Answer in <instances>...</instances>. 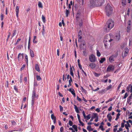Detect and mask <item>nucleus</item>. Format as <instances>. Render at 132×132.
<instances>
[{
	"mask_svg": "<svg viewBox=\"0 0 132 132\" xmlns=\"http://www.w3.org/2000/svg\"><path fill=\"white\" fill-rule=\"evenodd\" d=\"M105 2V0H90L89 7L92 8L95 7L100 6Z\"/></svg>",
	"mask_w": 132,
	"mask_h": 132,
	"instance_id": "f257e3e1",
	"label": "nucleus"
},
{
	"mask_svg": "<svg viewBox=\"0 0 132 132\" xmlns=\"http://www.w3.org/2000/svg\"><path fill=\"white\" fill-rule=\"evenodd\" d=\"M107 25L108 30H107L106 28V32H108L114 26V22L113 20L111 19H109L107 22Z\"/></svg>",
	"mask_w": 132,
	"mask_h": 132,
	"instance_id": "f03ea898",
	"label": "nucleus"
},
{
	"mask_svg": "<svg viewBox=\"0 0 132 132\" xmlns=\"http://www.w3.org/2000/svg\"><path fill=\"white\" fill-rule=\"evenodd\" d=\"M113 8L109 4H107L105 6V10L106 15L109 16L112 13Z\"/></svg>",
	"mask_w": 132,
	"mask_h": 132,
	"instance_id": "7ed1b4c3",
	"label": "nucleus"
},
{
	"mask_svg": "<svg viewBox=\"0 0 132 132\" xmlns=\"http://www.w3.org/2000/svg\"><path fill=\"white\" fill-rule=\"evenodd\" d=\"M38 95L36 94V91L34 90L32 91L31 97V105L33 106L34 104V102L35 100V98H38Z\"/></svg>",
	"mask_w": 132,
	"mask_h": 132,
	"instance_id": "20e7f679",
	"label": "nucleus"
},
{
	"mask_svg": "<svg viewBox=\"0 0 132 132\" xmlns=\"http://www.w3.org/2000/svg\"><path fill=\"white\" fill-rule=\"evenodd\" d=\"M118 52H116L115 54L112 55L109 58V60L110 62H112L115 61V58H116L118 56Z\"/></svg>",
	"mask_w": 132,
	"mask_h": 132,
	"instance_id": "39448f33",
	"label": "nucleus"
},
{
	"mask_svg": "<svg viewBox=\"0 0 132 132\" xmlns=\"http://www.w3.org/2000/svg\"><path fill=\"white\" fill-rule=\"evenodd\" d=\"M114 66L112 65H110L108 66L107 69L106 71L108 72H110L113 71L114 69Z\"/></svg>",
	"mask_w": 132,
	"mask_h": 132,
	"instance_id": "423d86ee",
	"label": "nucleus"
},
{
	"mask_svg": "<svg viewBox=\"0 0 132 132\" xmlns=\"http://www.w3.org/2000/svg\"><path fill=\"white\" fill-rule=\"evenodd\" d=\"M23 54L20 53L18 56V62H21L23 59Z\"/></svg>",
	"mask_w": 132,
	"mask_h": 132,
	"instance_id": "0eeeda50",
	"label": "nucleus"
},
{
	"mask_svg": "<svg viewBox=\"0 0 132 132\" xmlns=\"http://www.w3.org/2000/svg\"><path fill=\"white\" fill-rule=\"evenodd\" d=\"M78 41L79 42H81V39L82 38V32L81 30H80L78 32Z\"/></svg>",
	"mask_w": 132,
	"mask_h": 132,
	"instance_id": "6e6552de",
	"label": "nucleus"
},
{
	"mask_svg": "<svg viewBox=\"0 0 132 132\" xmlns=\"http://www.w3.org/2000/svg\"><path fill=\"white\" fill-rule=\"evenodd\" d=\"M90 61L92 62H94L96 61V59L95 55L93 54H91L89 57Z\"/></svg>",
	"mask_w": 132,
	"mask_h": 132,
	"instance_id": "1a4fd4ad",
	"label": "nucleus"
},
{
	"mask_svg": "<svg viewBox=\"0 0 132 132\" xmlns=\"http://www.w3.org/2000/svg\"><path fill=\"white\" fill-rule=\"evenodd\" d=\"M70 78V79L68 80L69 84L68 85V86L69 87L71 85V82H72V79L71 76L69 75H68L67 76V78L69 79Z\"/></svg>",
	"mask_w": 132,
	"mask_h": 132,
	"instance_id": "9d476101",
	"label": "nucleus"
},
{
	"mask_svg": "<svg viewBox=\"0 0 132 132\" xmlns=\"http://www.w3.org/2000/svg\"><path fill=\"white\" fill-rule=\"evenodd\" d=\"M104 45L105 48L106 49L108 48V46L110 44L109 42H108L107 40H104Z\"/></svg>",
	"mask_w": 132,
	"mask_h": 132,
	"instance_id": "9b49d317",
	"label": "nucleus"
},
{
	"mask_svg": "<svg viewBox=\"0 0 132 132\" xmlns=\"http://www.w3.org/2000/svg\"><path fill=\"white\" fill-rule=\"evenodd\" d=\"M89 66L91 69H93L96 67V65L95 64L92 63H90L89 64Z\"/></svg>",
	"mask_w": 132,
	"mask_h": 132,
	"instance_id": "f8f14e48",
	"label": "nucleus"
},
{
	"mask_svg": "<svg viewBox=\"0 0 132 132\" xmlns=\"http://www.w3.org/2000/svg\"><path fill=\"white\" fill-rule=\"evenodd\" d=\"M35 69L38 72H40V70L38 64L37 63L35 65Z\"/></svg>",
	"mask_w": 132,
	"mask_h": 132,
	"instance_id": "ddd939ff",
	"label": "nucleus"
},
{
	"mask_svg": "<svg viewBox=\"0 0 132 132\" xmlns=\"http://www.w3.org/2000/svg\"><path fill=\"white\" fill-rule=\"evenodd\" d=\"M121 3L123 6H125L127 5V0H121Z\"/></svg>",
	"mask_w": 132,
	"mask_h": 132,
	"instance_id": "4468645a",
	"label": "nucleus"
},
{
	"mask_svg": "<svg viewBox=\"0 0 132 132\" xmlns=\"http://www.w3.org/2000/svg\"><path fill=\"white\" fill-rule=\"evenodd\" d=\"M128 50H126L125 51L124 53V55L122 53V56L123 58L125 57V56H127L128 54Z\"/></svg>",
	"mask_w": 132,
	"mask_h": 132,
	"instance_id": "2eb2a0df",
	"label": "nucleus"
},
{
	"mask_svg": "<svg viewBox=\"0 0 132 132\" xmlns=\"http://www.w3.org/2000/svg\"><path fill=\"white\" fill-rule=\"evenodd\" d=\"M70 74L73 77H74V73L73 71L72 68L71 67V65H70Z\"/></svg>",
	"mask_w": 132,
	"mask_h": 132,
	"instance_id": "dca6fc26",
	"label": "nucleus"
},
{
	"mask_svg": "<svg viewBox=\"0 0 132 132\" xmlns=\"http://www.w3.org/2000/svg\"><path fill=\"white\" fill-rule=\"evenodd\" d=\"M132 96H130L127 98V102L128 104H131V102H130Z\"/></svg>",
	"mask_w": 132,
	"mask_h": 132,
	"instance_id": "f3484780",
	"label": "nucleus"
},
{
	"mask_svg": "<svg viewBox=\"0 0 132 132\" xmlns=\"http://www.w3.org/2000/svg\"><path fill=\"white\" fill-rule=\"evenodd\" d=\"M107 117L109 121L111 122L112 119V117L110 113L108 114L107 116Z\"/></svg>",
	"mask_w": 132,
	"mask_h": 132,
	"instance_id": "a211bd4d",
	"label": "nucleus"
},
{
	"mask_svg": "<svg viewBox=\"0 0 132 132\" xmlns=\"http://www.w3.org/2000/svg\"><path fill=\"white\" fill-rule=\"evenodd\" d=\"M70 11L69 9H66V11L65 12V16L67 17L68 16L69 14H70Z\"/></svg>",
	"mask_w": 132,
	"mask_h": 132,
	"instance_id": "6ab92c4d",
	"label": "nucleus"
},
{
	"mask_svg": "<svg viewBox=\"0 0 132 132\" xmlns=\"http://www.w3.org/2000/svg\"><path fill=\"white\" fill-rule=\"evenodd\" d=\"M116 37L117 40L119 41L120 39V33L117 34L116 36Z\"/></svg>",
	"mask_w": 132,
	"mask_h": 132,
	"instance_id": "aec40b11",
	"label": "nucleus"
},
{
	"mask_svg": "<svg viewBox=\"0 0 132 132\" xmlns=\"http://www.w3.org/2000/svg\"><path fill=\"white\" fill-rule=\"evenodd\" d=\"M29 52L31 57H34V54L33 51L31 49H30Z\"/></svg>",
	"mask_w": 132,
	"mask_h": 132,
	"instance_id": "412c9836",
	"label": "nucleus"
},
{
	"mask_svg": "<svg viewBox=\"0 0 132 132\" xmlns=\"http://www.w3.org/2000/svg\"><path fill=\"white\" fill-rule=\"evenodd\" d=\"M16 30H14L12 32V35L11 36V39H12L13 37L14 36L16 35Z\"/></svg>",
	"mask_w": 132,
	"mask_h": 132,
	"instance_id": "4be33fe9",
	"label": "nucleus"
},
{
	"mask_svg": "<svg viewBox=\"0 0 132 132\" xmlns=\"http://www.w3.org/2000/svg\"><path fill=\"white\" fill-rule=\"evenodd\" d=\"M74 109H75L76 112L77 113H79V109L77 106L75 104L74 105Z\"/></svg>",
	"mask_w": 132,
	"mask_h": 132,
	"instance_id": "5701e85b",
	"label": "nucleus"
},
{
	"mask_svg": "<svg viewBox=\"0 0 132 132\" xmlns=\"http://www.w3.org/2000/svg\"><path fill=\"white\" fill-rule=\"evenodd\" d=\"M87 129L88 130L89 132L93 130V129L91 128V127L90 126H88L87 127Z\"/></svg>",
	"mask_w": 132,
	"mask_h": 132,
	"instance_id": "b1692460",
	"label": "nucleus"
},
{
	"mask_svg": "<svg viewBox=\"0 0 132 132\" xmlns=\"http://www.w3.org/2000/svg\"><path fill=\"white\" fill-rule=\"evenodd\" d=\"M93 115L92 117L93 119H94L95 118H96L97 117H98V114L97 113H93Z\"/></svg>",
	"mask_w": 132,
	"mask_h": 132,
	"instance_id": "393cba45",
	"label": "nucleus"
},
{
	"mask_svg": "<svg viewBox=\"0 0 132 132\" xmlns=\"http://www.w3.org/2000/svg\"><path fill=\"white\" fill-rule=\"evenodd\" d=\"M105 57L101 58V60L99 62L101 63H102L105 61Z\"/></svg>",
	"mask_w": 132,
	"mask_h": 132,
	"instance_id": "a878e982",
	"label": "nucleus"
},
{
	"mask_svg": "<svg viewBox=\"0 0 132 132\" xmlns=\"http://www.w3.org/2000/svg\"><path fill=\"white\" fill-rule=\"evenodd\" d=\"M25 61L27 64L28 63V56L27 54L25 55Z\"/></svg>",
	"mask_w": 132,
	"mask_h": 132,
	"instance_id": "bb28decb",
	"label": "nucleus"
},
{
	"mask_svg": "<svg viewBox=\"0 0 132 132\" xmlns=\"http://www.w3.org/2000/svg\"><path fill=\"white\" fill-rule=\"evenodd\" d=\"M36 78L37 80L38 81H40L42 79L40 77V76L39 75H37Z\"/></svg>",
	"mask_w": 132,
	"mask_h": 132,
	"instance_id": "cd10ccee",
	"label": "nucleus"
},
{
	"mask_svg": "<svg viewBox=\"0 0 132 132\" xmlns=\"http://www.w3.org/2000/svg\"><path fill=\"white\" fill-rule=\"evenodd\" d=\"M42 18L43 22L44 23H45L46 22V19L45 17L43 15H42Z\"/></svg>",
	"mask_w": 132,
	"mask_h": 132,
	"instance_id": "c85d7f7f",
	"label": "nucleus"
},
{
	"mask_svg": "<svg viewBox=\"0 0 132 132\" xmlns=\"http://www.w3.org/2000/svg\"><path fill=\"white\" fill-rule=\"evenodd\" d=\"M36 36H34V37L33 39V42L34 43V44L36 43L37 42V41L35 40L36 39Z\"/></svg>",
	"mask_w": 132,
	"mask_h": 132,
	"instance_id": "c756f323",
	"label": "nucleus"
},
{
	"mask_svg": "<svg viewBox=\"0 0 132 132\" xmlns=\"http://www.w3.org/2000/svg\"><path fill=\"white\" fill-rule=\"evenodd\" d=\"M38 6L39 8H42L43 6L42 3L40 1L38 2Z\"/></svg>",
	"mask_w": 132,
	"mask_h": 132,
	"instance_id": "7c9ffc66",
	"label": "nucleus"
},
{
	"mask_svg": "<svg viewBox=\"0 0 132 132\" xmlns=\"http://www.w3.org/2000/svg\"><path fill=\"white\" fill-rule=\"evenodd\" d=\"M42 34L43 35H44L45 34V30L44 28V25H43V27L42 29Z\"/></svg>",
	"mask_w": 132,
	"mask_h": 132,
	"instance_id": "2f4dec72",
	"label": "nucleus"
},
{
	"mask_svg": "<svg viewBox=\"0 0 132 132\" xmlns=\"http://www.w3.org/2000/svg\"><path fill=\"white\" fill-rule=\"evenodd\" d=\"M72 1H71L70 2V3L69 4H68V8L69 9H70L71 8V5H72Z\"/></svg>",
	"mask_w": 132,
	"mask_h": 132,
	"instance_id": "473e14b6",
	"label": "nucleus"
},
{
	"mask_svg": "<svg viewBox=\"0 0 132 132\" xmlns=\"http://www.w3.org/2000/svg\"><path fill=\"white\" fill-rule=\"evenodd\" d=\"M19 7L17 6L15 8L16 13H19Z\"/></svg>",
	"mask_w": 132,
	"mask_h": 132,
	"instance_id": "72a5a7b5",
	"label": "nucleus"
},
{
	"mask_svg": "<svg viewBox=\"0 0 132 132\" xmlns=\"http://www.w3.org/2000/svg\"><path fill=\"white\" fill-rule=\"evenodd\" d=\"M96 54L98 57L100 56L101 55V53L98 50L97 51Z\"/></svg>",
	"mask_w": 132,
	"mask_h": 132,
	"instance_id": "f704fd0d",
	"label": "nucleus"
},
{
	"mask_svg": "<svg viewBox=\"0 0 132 132\" xmlns=\"http://www.w3.org/2000/svg\"><path fill=\"white\" fill-rule=\"evenodd\" d=\"M112 85L110 84L106 88V90H108L111 88Z\"/></svg>",
	"mask_w": 132,
	"mask_h": 132,
	"instance_id": "c9c22d12",
	"label": "nucleus"
},
{
	"mask_svg": "<svg viewBox=\"0 0 132 132\" xmlns=\"http://www.w3.org/2000/svg\"><path fill=\"white\" fill-rule=\"evenodd\" d=\"M130 30V27L129 26L127 27V32H129Z\"/></svg>",
	"mask_w": 132,
	"mask_h": 132,
	"instance_id": "e433bc0d",
	"label": "nucleus"
},
{
	"mask_svg": "<svg viewBox=\"0 0 132 132\" xmlns=\"http://www.w3.org/2000/svg\"><path fill=\"white\" fill-rule=\"evenodd\" d=\"M128 96V94L127 93H126L125 94L123 98V99H126Z\"/></svg>",
	"mask_w": 132,
	"mask_h": 132,
	"instance_id": "4c0bfd02",
	"label": "nucleus"
},
{
	"mask_svg": "<svg viewBox=\"0 0 132 132\" xmlns=\"http://www.w3.org/2000/svg\"><path fill=\"white\" fill-rule=\"evenodd\" d=\"M94 75L96 77H99L100 75V73H98L96 72H95L94 73Z\"/></svg>",
	"mask_w": 132,
	"mask_h": 132,
	"instance_id": "58836bf2",
	"label": "nucleus"
},
{
	"mask_svg": "<svg viewBox=\"0 0 132 132\" xmlns=\"http://www.w3.org/2000/svg\"><path fill=\"white\" fill-rule=\"evenodd\" d=\"M51 118L52 120H53L55 118H56V117L55 116H54L53 114H52L51 116Z\"/></svg>",
	"mask_w": 132,
	"mask_h": 132,
	"instance_id": "ea45409f",
	"label": "nucleus"
},
{
	"mask_svg": "<svg viewBox=\"0 0 132 132\" xmlns=\"http://www.w3.org/2000/svg\"><path fill=\"white\" fill-rule=\"evenodd\" d=\"M69 124L70 126H72L73 123L71 120H69Z\"/></svg>",
	"mask_w": 132,
	"mask_h": 132,
	"instance_id": "a19ab883",
	"label": "nucleus"
},
{
	"mask_svg": "<svg viewBox=\"0 0 132 132\" xmlns=\"http://www.w3.org/2000/svg\"><path fill=\"white\" fill-rule=\"evenodd\" d=\"M59 108L60 109V112H62L63 111V108L62 106L61 105H60L59 106Z\"/></svg>",
	"mask_w": 132,
	"mask_h": 132,
	"instance_id": "79ce46f5",
	"label": "nucleus"
},
{
	"mask_svg": "<svg viewBox=\"0 0 132 132\" xmlns=\"http://www.w3.org/2000/svg\"><path fill=\"white\" fill-rule=\"evenodd\" d=\"M1 21H2L4 19V15L2 13L1 14Z\"/></svg>",
	"mask_w": 132,
	"mask_h": 132,
	"instance_id": "37998d69",
	"label": "nucleus"
},
{
	"mask_svg": "<svg viewBox=\"0 0 132 132\" xmlns=\"http://www.w3.org/2000/svg\"><path fill=\"white\" fill-rule=\"evenodd\" d=\"M25 66H26V65L25 64H23L22 65V67L20 69L21 71H22L24 69V68L25 67Z\"/></svg>",
	"mask_w": 132,
	"mask_h": 132,
	"instance_id": "c03bdc74",
	"label": "nucleus"
},
{
	"mask_svg": "<svg viewBox=\"0 0 132 132\" xmlns=\"http://www.w3.org/2000/svg\"><path fill=\"white\" fill-rule=\"evenodd\" d=\"M99 128L101 129L102 131H104V129L103 128V126L102 125H101L99 126Z\"/></svg>",
	"mask_w": 132,
	"mask_h": 132,
	"instance_id": "a18cd8bd",
	"label": "nucleus"
},
{
	"mask_svg": "<svg viewBox=\"0 0 132 132\" xmlns=\"http://www.w3.org/2000/svg\"><path fill=\"white\" fill-rule=\"evenodd\" d=\"M80 88V89L82 92H85L86 91V90L84 88L82 87L81 86Z\"/></svg>",
	"mask_w": 132,
	"mask_h": 132,
	"instance_id": "49530a36",
	"label": "nucleus"
},
{
	"mask_svg": "<svg viewBox=\"0 0 132 132\" xmlns=\"http://www.w3.org/2000/svg\"><path fill=\"white\" fill-rule=\"evenodd\" d=\"M130 10V9L128 8V9L127 13V15L128 16H129V15Z\"/></svg>",
	"mask_w": 132,
	"mask_h": 132,
	"instance_id": "de8ad7c7",
	"label": "nucleus"
},
{
	"mask_svg": "<svg viewBox=\"0 0 132 132\" xmlns=\"http://www.w3.org/2000/svg\"><path fill=\"white\" fill-rule=\"evenodd\" d=\"M14 89L15 90V91L16 92H18V89L17 88V87L16 86H14Z\"/></svg>",
	"mask_w": 132,
	"mask_h": 132,
	"instance_id": "09e8293b",
	"label": "nucleus"
},
{
	"mask_svg": "<svg viewBox=\"0 0 132 132\" xmlns=\"http://www.w3.org/2000/svg\"><path fill=\"white\" fill-rule=\"evenodd\" d=\"M5 86L7 87H9V82L8 81H7L5 82Z\"/></svg>",
	"mask_w": 132,
	"mask_h": 132,
	"instance_id": "8fccbe9b",
	"label": "nucleus"
},
{
	"mask_svg": "<svg viewBox=\"0 0 132 132\" xmlns=\"http://www.w3.org/2000/svg\"><path fill=\"white\" fill-rule=\"evenodd\" d=\"M90 114H89L86 116V118H87V120H88V119H90V118L91 117H90Z\"/></svg>",
	"mask_w": 132,
	"mask_h": 132,
	"instance_id": "3c124183",
	"label": "nucleus"
},
{
	"mask_svg": "<svg viewBox=\"0 0 132 132\" xmlns=\"http://www.w3.org/2000/svg\"><path fill=\"white\" fill-rule=\"evenodd\" d=\"M11 122L12 123V125H15L16 124L14 120L12 121Z\"/></svg>",
	"mask_w": 132,
	"mask_h": 132,
	"instance_id": "603ef678",
	"label": "nucleus"
},
{
	"mask_svg": "<svg viewBox=\"0 0 132 132\" xmlns=\"http://www.w3.org/2000/svg\"><path fill=\"white\" fill-rule=\"evenodd\" d=\"M77 99L78 101L79 102H80L81 101V99L78 96H77Z\"/></svg>",
	"mask_w": 132,
	"mask_h": 132,
	"instance_id": "864d4df0",
	"label": "nucleus"
},
{
	"mask_svg": "<svg viewBox=\"0 0 132 132\" xmlns=\"http://www.w3.org/2000/svg\"><path fill=\"white\" fill-rule=\"evenodd\" d=\"M79 121V122L80 123V124H81V125H82V126H83L84 125V123H83L82 122V121H81V120H78Z\"/></svg>",
	"mask_w": 132,
	"mask_h": 132,
	"instance_id": "5fc2aeb1",
	"label": "nucleus"
},
{
	"mask_svg": "<svg viewBox=\"0 0 132 132\" xmlns=\"http://www.w3.org/2000/svg\"><path fill=\"white\" fill-rule=\"evenodd\" d=\"M122 82H121L119 84V86H118V88H117V90H118L120 88L121 86V85H122Z\"/></svg>",
	"mask_w": 132,
	"mask_h": 132,
	"instance_id": "6e6d98bb",
	"label": "nucleus"
},
{
	"mask_svg": "<svg viewBox=\"0 0 132 132\" xmlns=\"http://www.w3.org/2000/svg\"><path fill=\"white\" fill-rule=\"evenodd\" d=\"M82 114H83V116L84 118L85 119L86 118V115H85V112L84 111H82Z\"/></svg>",
	"mask_w": 132,
	"mask_h": 132,
	"instance_id": "4d7b16f0",
	"label": "nucleus"
},
{
	"mask_svg": "<svg viewBox=\"0 0 132 132\" xmlns=\"http://www.w3.org/2000/svg\"><path fill=\"white\" fill-rule=\"evenodd\" d=\"M130 86H128L126 88V91H127L128 92H129L130 91L129 89H130Z\"/></svg>",
	"mask_w": 132,
	"mask_h": 132,
	"instance_id": "13d9d810",
	"label": "nucleus"
},
{
	"mask_svg": "<svg viewBox=\"0 0 132 132\" xmlns=\"http://www.w3.org/2000/svg\"><path fill=\"white\" fill-rule=\"evenodd\" d=\"M71 93V94L72 95L74 94H75V91L74 90V89H72V91L70 92Z\"/></svg>",
	"mask_w": 132,
	"mask_h": 132,
	"instance_id": "bf43d9fd",
	"label": "nucleus"
},
{
	"mask_svg": "<svg viewBox=\"0 0 132 132\" xmlns=\"http://www.w3.org/2000/svg\"><path fill=\"white\" fill-rule=\"evenodd\" d=\"M83 54L84 56H86L87 55V54L86 53V52L85 51H84L83 52Z\"/></svg>",
	"mask_w": 132,
	"mask_h": 132,
	"instance_id": "052dcab7",
	"label": "nucleus"
},
{
	"mask_svg": "<svg viewBox=\"0 0 132 132\" xmlns=\"http://www.w3.org/2000/svg\"><path fill=\"white\" fill-rule=\"evenodd\" d=\"M57 55L58 56H59L60 55H59L60 51H59V49H57Z\"/></svg>",
	"mask_w": 132,
	"mask_h": 132,
	"instance_id": "680f3d73",
	"label": "nucleus"
},
{
	"mask_svg": "<svg viewBox=\"0 0 132 132\" xmlns=\"http://www.w3.org/2000/svg\"><path fill=\"white\" fill-rule=\"evenodd\" d=\"M72 127L74 129H75V128H77V126L76 125H74L72 126Z\"/></svg>",
	"mask_w": 132,
	"mask_h": 132,
	"instance_id": "e2e57ef3",
	"label": "nucleus"
},
{
	"mask_svg": "<svg viewBox=\"0 0 132 132\" xmlns=\"http://www.w3.org/2000/svg\"><path fill=\"white\" fill-rule=\"evenodd\" d=\"M125 126L124 123L123 122H122L121 123V127L122 128H123Z\"/></svg>",
	"mask_w": 132,
	"mask_h": 132,
	"instance_id": "0e129e2a",
	"label": "nucleus"
},
{
	"mask_svg": "<svg viewBox=\"0 0 132 132\" xmlns=\"http://www.w3.org/2000/svg\"><path fill=\"white\" fill-rule=\"evenodd\" d=\"M125 127L126 129H127V130H129V128H128V126L126 124L125 125Z\"/></svg>",
	"mask_w": 132,
	"mask_h": 132,
	"instance_id": "69168bd1",
	"label": "nucleus"
},
{
	"mask_svg": "<svg viewBox=\"0 0 132 132\" xmlns=\"http://www.w3.org/2000/svg\"><path fill=\"white\" fill-rule=\"evenodd\" d=\"M78 65L80 70H82V69H83L82 68V66L80 64H78Z\"/></svg>",
	"mask_w": 132,
	"mask_h": 132,
	"instance_id": "338daca9",
	"label": "nucleus"
},
{
	"mask_svg": "<svg viewBox=\"0 0 132 132\" xmlns=\"http://www.w3.org/2000/svg\"><path fill=\"white\" fill-rule=\"evenodd\" d=\"M63 130V127H61L60 128V132H62Z\"/></svg>",
	"mask_w": 132,
	"mask_h": 132,
	"instance_id": "774afa93",
	"label": "nucleus"
}]
</instances>
